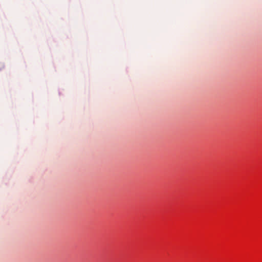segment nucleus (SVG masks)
Wrapping results in <instances>:
<instances>
[{"mask_svg":"<svg viewBox=\"0 0 262 262\" xmlns=\"http://www.w3.org/2000/svg\"><path fill=\"white\" fill-rule=\"evenodd\" d=\"M4 67V66L3 63H0V70H1L2 69H3Z\"/></svg>","mask_w":262,"mask_h":262,"instance_id":"f257e3e1","label":"nucleus"}]
</instances>
